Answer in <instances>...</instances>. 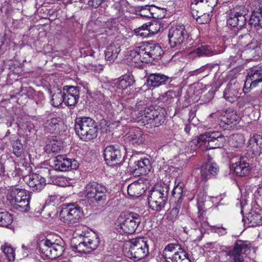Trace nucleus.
<instances>
[{
    "label": "nucleus",
    "instance_id": "nucleus-45",
    "mask_svg": "<svg viewBox=\"0 0 262 262\" xmlns=\"http://www.w3.org/2000/svg\"><path fill=\"white\" fill-rule=\"evenodd\" d=\"M226 123L227 124H236L238 123L240 120V117L235 111L227 112L226 115Z\"/></svg>",
    "mask_w": 262,
    "mask_h": 262
},
{
    "label": "nucleus",
    "instance_id": "nucleus-22",
    "mask_svg": "<svg viewBox=\"0 0 262 262\" xmlns=\"http://www.w3.org/2000/svg\"><path fill=\"white\" fill-rule=\"evenodd\" d=\"M125 140L134 145H139L144 143L145 135L138 127L131 128L124 136Z\"/></svg>",
    "mask_w": 262,
    "mask_h": 262
},
{
    "label": "nucleus",
    "instance_id": "nucleus-18",
    "mask_svg": "<svg viewBox=\"0 0 262 262\" xmlns=\"http://www.w3.org/2000/svg\"><path fill=\"white\" fill-rule=\"evenodd\" d=\"M261 82L262 67H254L248 73L243 90L246 93L245 89L247 86L249 85L250 89L254 88Z\"/></svg>",
    "mask_w": 262,
    "mask_h": 262
},
{
    "label": "nucleus",
    "instance_id": "nucleus-21",
    "mask_svg": "<svg viewBox=\"0 0 262 262\" xmlns=\"http://www.w3.org/2000/svg\"><path fill=\"white\" fill-rule=\"evenodd\" d=\"M28 185L33 191H40L46 184L45 179L37 173H32L25 177Z\"/></svg>",
    "mask_w": 262,
    "mask_h": 262
},
{
    "label": "nucleus",
    "instance_id": "nucleus-53",
    "mask_svg": "<svg viewBox=\"0 0 262 262\" xmlns=\"http://www.w3.org/2000/svg\"><path fill=\"white\" fill-rule=\"evenodd\" d=\"M251 138L252 143H256L262 149V136L256 134Z\"/></svg>",
    "mask_w": 262,
    "mask_h": 262
},
{
    "label": "nucleus",
    "instance_id": "nucleus-31",
    "mask_svg": "<svg viewBox=\"0 0 262 262\" xmlns=\"http://www.w3.org/2000/svg\"><path fill=\"white\" fill-rule=\"evenodd\" d=\"M144 192V188L139 182H134L129 185L127 187V193L130 196L133 198H138Z\"/></svg>",
    "mask_w": 262,
    "mask_h": 262
},
{
    "label": "nucleus",
    "instance_id": "nucleus-34",
    "mask_svg": "<svg viewBox=\"0 0 262 262\" xmlns=\"http://www.w3.org/2000/svg\"><path fill=\"white\" fill-rule=\"evenodd\" d=\"M245 142V138L243 135L239 134H233L229 141V145L232 149L240 148Z\"/></svg>",
    "mask_w": 262,
    "mask_h": 262
},
{
    "label": "nucleus",
    "instance_id": "nucleus-1",
    "mask_svg": "<svg viewBox=\"0 0 262 262\" xmlns=\"http://www.w3.org/2000/svg\"><path fill=\"white\" fill-rule=\"evenodd\" d=\"M163 53L161 47L158 44L149 42H141L130 48L126 55V61L132 66L139 67L142 63H148L159 59Z\"/></svg>",
    "mask_w": 262,
    "mask_h": 262
},
{
    "label": "nucleus",
    "instance_id": "nucleus-56",
    "mask_svg": "<svg viewBox=\"0 0 262 262\" xmlns=\"http://www.w3.org/2000/svg\"><path fill=\"white\" fill-rule=\"evenodd\" d=\"M58 181L60 182V183H59V185L62 187H64V186H68L69 184H67L65 181H67V178H64V177H62V178H58Z\"/></svg>",
    "mask_w": 262,
    "mask_h": 262
},
{
    "label": "nucleus",
    "instance_id": "nucleus-4",
    "mask_svg": "<svg viewBox=\"0 0 262 262\" xmlns=\"http://www.w3.org/2000/svg\"><path fill=\"white\" fill-rule=\"evenodd\" d=\"M139 214L128 212L121 213L115 222V228L119 233L132 234L135 232L141 223Z\"/></svg>",
    "mask_w": 262,
    "mask_h": 262
},
{
    "label": "nucleus",
    "instance_id": "nucleus-16",
    "mask_svg": "<svg viewBox=\"0 0 262 262\" xmlns=\"http://www.w3.org/2000/svg\"><path fill=\"white\" fill-rule=\"evenodd\" d=\"M248 10L245 7L235 8L231 12L227 19L228 25L233 27L244 26L246 21L245 16L248 14Z\"/></svg>",
    "mask_w": 262,
    "mask_h": 262
},
{
    "label": "nucleus",
    "instance_id": "nucleus-23",
    "mask_svg": "<svg viewBox=\"0 0 262 262\" xmlns=\"http://www.w3.org/2000/svg\"><path fill=\"white\" fill-rule=\"evenodd\" d=\"M251 39V37L248 34L239 37L237 47L241 51L253 50L259 47L260 43L257 40Z\"/></svg>",
    "mask_w": 262,
    "mask_h": 262
},
{
    "label": "nucleus",
    "instance_id": "nucleus-7",
    "mask_svg": "<svg viewBox=\"0 0 262 262\" xmlns=\"http://www.w3.org/2000/svg\"><path fill=\"white\" fill-rule=\"evenodd\" d=\"M129 249L125 252L128 258L138 261L145 257L149 253L147 241L143 237L133 238L128 242Z\"/></svg>",
    "mask_w": 262,
    "mask_h": 262
},
{
    "label": "nucleus",
    "instance_id": "nucleus-57",
    "mask_svg": "<svg viewBox=\"0 0 262 262\" xmlns=\"http://www.w3.org/2000/svg\"><path fill=\"white\" fill-rule=\"evenodd\" d=\"M255 99L254 96L249 95L245 98V101L247 103H252Z\"/></svg>",
    "mask_w": 262,
    "mask_h": 262
},
{
    "label": "nucleus",
    "instance_id": "nucleus-15",
    "mask_svg": "<svg viewBox=\"0 0 262 262\" xmlns=\"http://www.w3.org/2000/svg\"><path fill=\"white\" fill-rule=\"evenodd\" d=\"M78 166L79 163L77 160L68 158L66 155L57 156L52 166L54 170L60 171L76 169Z\"/></svg>",
    "mask_w": 262,
    "mask_h": 262
},
{
    "label": "nucleus",
    "instance_id": "nucleus-14",
    "mask_svg": "<svg viewBox=\"0 0 262 262\" xmlns=\"http://www.w3.org/2000/svg\"><path fill=\"white\" fill-rule=\"evenodd\" d=\"M187 37V33L183 25L172 27L169 31L168 38L170 46L178 47Z\"/></svg>",
    "mask_w": 262,
    "mask_h": 262
},
{
    "label": "nucleus",
    "instance_id": "nucleus-24",
    "mask_svg": "<svg viewBox=\"0 0 262 262\" xmlns=\"http://www.w3.org/2000/svg\"><path fill=\"white\" fill-rule=\"evenodd\" d=\"M64 102L67 105H74L79 97V91L76 87L66 86L63 89Z\"/></svg>",
    "mask_w": 262,
    "mask_h": 262
},
{
    "label": "nucleus",
    "instance_id": "nucleus-33",
    "mask_svg": "<svg viewBox=\"0 0 262 262\" xmlns=\"http://www.w3.org/2000/svg\"><path fill=\"white\" fill-rule=\"evenodd\" d=\"M124 108V104L118 101L113 103H108L106 104V109L108 113L117 118L120 116L122 111Z\"/></svg>",
    "mask_w": 262,
    "mask_h": 262
},
{
    "label": "nucleus",
    "instance_id": "nucleus-5",
    "mask_svg": "<svg viewBox=\"0 0 262 262\" xmlns=\"http://www.w3.org/2000/svg\"><path fill=\"white\" fill-rule=\"evenodd\" d=\"M75 129L79 138L85 141L92 140L97 136V124L93 119L90 117L77 119L75 124Z\"/></svg>",
    "mask_w": 262,
    "mask_h": 262
},
{
    "label": "nucleus",
    "instance_id": "nucleus-2",
    "mask_svg": "<svg viewBox=\"0 0 262 262\" xmlns=\"http://www.w3.org/2000/svg\"><path fill=\"white\" fill-rule=\"evenodd\" d=\"M79 193L90 203L103 204L109 198L110 192L104 185L93 181L86 184Z\"/></svg>",
    "mask_w": 262,
    "mask_h": 262
},
{
    "label": "nucleus",
    "instance_id": "nucleus-37",
    "mask_svg": "<svg viewBox=\"0 0 262 262\" xmlns=\"http://www.w3.org/2000/svg\"><path fill=\"white\" fill-rule=\"evenodd\" d=\"M62 143L60 140H53L45 147L46 152L51 154H57L59 152L62 148Z\"/></svg>",
    "mask_w": 262,
    "mask_h": 262
},
{
    "label": "nucleus",
    "instance_id": "nucleus-12",
    "mask_svg": "<svg viewBox=\"0 0 262 262\" xmlns=\"http://www.w3.org/2000/svg\"><path fill=\"white\" fill-rule=\"evenodd\" d=\"M138 121H142L147 127H155L161 125L165 121L163 114L157 110L147 108L139 113Z\"/></svg>",
    "mask_w": 262,
    "mask_h": 262
},
{
    "label": "nucleus",
    "instance_id": "nucleus-62",
    "mask_svg": "<svg viewBox=\"0 0 262 262\" xmlns=\"http://www.w3.org/2000/svg\"><path fill=\"white\" fill-rule=\"evenodd\" d=\"M222 199V196L221 195V196H219V200L220 201H221Z\"/></svg>",
    "mask_w": 262,
    "mask_h": 262
},
{
    "label": "nucleus",
    "instance_id": "nucleus-13",
    "mask_svg": "<svg viewBox=\"0 0 262 262\" xmlns=\"http://www.w3.org/2000/svg\"><path fill=\"white\" fill-rule=\"evenodd\" d=\"M82 241L73 248L78 252L90 253L96 249L99 245V239L95 233H84Z\"/></svg>",
    "mask_w": 262,
    "mask_h": 262
},
{
    "label": "nucleus",
    "instance_id": "nucleus-63",
    "mask_svg": "<svg viewBox=\"0 0 262 262\" xmlns=\"http://www.w3.org/2000/svg\"><path fill=\"white\" fill-rule=\"evenodd\" d=\"M22 247H23V248H25V246H24V245H23V246H22Z\"/></svg>",
    "mask_w": 262,
    "mask_h": 262
},
{
    "label": "nucleus",
    "instance_id": "nucleus-36",
    "mask_svg": "<svg viewBox=\"0 0 262 262\" xmlns=\"http://www.w3.org/2000/svg\"><path fill=\"white\" fill-rule=\"evenodd\" d=\"M239 93L237 89L231 85H227L223 93V97L229 102L232 103L238 97Z\"/></svg>",
    "mask_w": 262,
    "mask_h": 262
},
{
    "label": "nucleus",
    "instance_id": "nucleus-59",
    "mask_svg": "<svg viewBox=\"0 0 262 262\" xmlns=\"http://www.w3.org/2000/svg\"><path fill=\"white\" fill-rule=\"evenodd\" d=\"M171 213L176 216H177L179 213V210L177 208H173L171 210Z\"/></svg>",
    "mask_w": 262,
    "mask_h": 262
},
{
    "label": "nucleus",
    "instance_id": "nucleus-35",
    "mask_svg": "<svg viewBox=\"0 0 262 262\" xmlns=\"http://www.w3.org/2000/svg\"><path fill=\"white\" fill-rule=\"evenodd\" d=\"M249 22L250 25L254 27H262V8L252 12Z\"/></svg>",
    "mask_w": 262,
    "mask_h": 262
},
{
    "label": "nucleus",
    "instance_id": "nucleus-17",
    "mask_svg": "<svg viewBox=\"0 0 262 262\" xmlns=\"http://www.w3.org/2000/svg\"><path fill=\"white\" fill-rule=\"evenodd\" d=\"M250 251V247L243 241H238L236 243L233 249L228 253L230 258L234 262H242L244 257Z\"/></svg>",
    "mask_w": 262,
    "mask_h": 262
},
{
    "label": "nucleus",
    "instance_id": "nucleus-26",
    "mask_svg": "<svg viewBox=\"0 0 262 262\" xmlns=\"http://www.w3.org/2000/svg\"><path fill=\"white\" fill-rule=\"evenodd\" d=\"M223 52V51H216L214 49L209 46H202L191 52L190 55L193 57H200L202 56H212L213 55L220 54Z\"/></svg>",
    "mask_w": 262,
    "mask_h": 262
},
{
    "label": "nucleus",
    "instance_id": "nucleus-42",
    "mask_svg": "<svg viewBox=\"0 0 262 262\" xmlns=\"http://www.w3.org/2000/svg\"><path fill=\"white\" fill-rule=\"evenodd\" d=\"M141 111V112H142ZM135 112V111L133 110V107H131L130 106L128 107H124L123 109V111L121 112V114L120 115V116L119 117V118L121 119V121L124 120H128L132 121V119H137L138 120L137 117L139 116L138 115L136 117H134V113ZM141 112H140L139 113H141ZM139 113L138 114H139Z\"/></svg>",
    "mask_w": 262,
    "mask_h": 262
},
{
    "label": "nucleus",
    "instance_id": "nucleus-8",
    "mask_svg": "<svg viewBox=\"0 0 262 262\" xmlns=\"http://www.w3.org/2000/svg\"><path fill=\"white\" fill-rule=\"evenodd\" d=\"M82 216L83 211L81 208L75 204H63L59 214L60 221L69 226L76 225Z\"/></svg>",
    "mask_w": 262,
    "mask_h": 262
},
{
    "label": "nucleus",
    "instance_id": "nucleus-49",
    "mask_svg": "<svg viewBox=\"0 0 262 262\" xmlns=\"http://www.w3.org/2000/svg\"><path fill=\"white\" fill-rule=\"evenodd\" d=\"M147 25L144 24L141 27H139L135 30V32L137 35L142 37V38H146L149 36Z\"/></svg>",
    "mask_w": 262,
    "mask_h": 262
},
{
    "label": "nucleus",
    "instance_id": "nucleus-55",
    "mask_svg": "<svg viewBox=\"0 0 262 262\" xmlns=\"http://www.w3.org/2000/svg\"><path fill=\"white\" fill-rule=\"evenodd\" d=\"M216 115L215 114L213 113L210 114L207 118V121L209 123L206 125H204V126L207 128H211L213 125V120H212L211 119L216 118Z\"/></svg>",
    "mask_w": 262,
    "mask_h": 262
},
{
    "label": "nucleus",
    "instance_id": "nucleus-38",
    "mask_svg": "<svg viewBox=\"0 0 262 262\" xmlns=\"http://www.w3.org/2000/svg\"><path fill=\"white\" fill-rule=\"evenodd\" d=\"M247 219L249 222V226L254 227L262 224V217L260 214L251 211L247 215Z\"/></svg>",
    "mask_w": 262,
    "mask_h": 262
},
{
    "label": "nucleus",
    "instance_id": "nucleus-41",
    "mask_svg": "<svg viewBox=\"0 0 262 262\" xmlns=\"http://www.w3.org/2000/svg\"><path fill=\"white\" fill-rule=\"evenodd\" d=\"M191 10V13L194 18H195L196 20L200 24H206L209 21L211 18V16L209 13H203L199 12L197 8H195V10Z\"/></svg>",
    "mask_w": 262,
    "mask_h": 262
},
{
    "label": "nucleus",
    "instance_id": "nucleus-50",
    "mask_svg": "<svg viewBox=\"0 0 262 262\" xmlns=\"http://www.w3.org/2000/svg\"><path fill=\"white\" fill-rule=\"evenodd\" d=\"M183 184L179 182H178V183L174 187L172 190V195L174 198L178 199L181 198L183 193Z\"/></svg>",
    "mask_w": 262,
    "mask_h": 262
},
{
    "label": "nucleus",
    "instance_id": "nucleus-28",
    "mask_svg": "<svg viewBox=\"0 0 262 262\" xmlns=\"http://www.w3.org/2000/svg\"><path fill=\"white\" fill-rule=\"evenodd\" d=\"M134 172L139 174H145L151 169L150 161L148 159L144 158L135 162Z\"/></svg>",
    "mask_w": 262,
    "mask_h": 262
},
{
    "label": "nucleus",
    "instance_id": "nucleus-25",
    "mask_svg": "<svg viewBox=\"0 0 262 262\" xmlns=\"http://www.w3.org/2000/svg\"><path fill=\"white\" fill-rule=\"evenodd\" d=\"M201 176L203 180H206L210 175L215 176L219 170V166L215 163L209 162L203 165L200 169Z\"/></svg>",
    "mask_w": 262,
    "mask_h": 262
},
{
    "label": "nucleus",
    "instance_id": "nucleus-51",
    "mask_svg": "<svg viewBox=\"0 0 262 262\" xmlns=\"http://www.w3.org/2000/svg\"><path fill=\"white\" fill-rule=\"evenodd\" d=\"M248 148V149L251 150L252 153L254 155H260L262 153V149L260 148L256 143H252L251 138L249 140Z\"/></svg>",
    "mask_w": 262,
    "mask_h": 262
},
{
    "label": "nucleus",
    "instance_id": "nucleus-52",
    "mask_svg": "<svg viewBox=\"0 0 262 262\" xmlns=\"http://www.w3.org/2000/svg\"><path fill=\"white\" fill-rule=\"evenodd\" d=\"M140 15L144 17L150 18L154 17L153 13L151 12L152 6H145L141 7Z\"/></svg>",
    "mask_w": 262,
    "mask_h": 262
},
{
    "label": "nucleus",
    "instance_id": "nucleus-30",
    "mask_svg": "<svg viewBox=\"0 0 262 262\" xmlns=\"http://www.w3.org/2000/svg\"><path fill=\"white\" fill-rule=\"evenodd\" d=\"M133 77L129 75H124L118 79L116 83L117 89L126 91V93L129 92L130 87L134 83Z\"/></svg>",
    "mask_w": 262,
    "mask_h": 262
},
{
    "label": "nucleus",
    "instance_id": "nucleus-54",
    "mask_svg": "<svg viewBox=\"0 0 262 262\" xmlns=\"http://www.w3.org/2000/svg\"><path fill=\"white\" fill-rule=\"evenodd\" d=\"M212 231L217 233L220 235H223L226 234V229L220 226H212L211 227Z\"/></svg>",
    "mask_w": 262,
    "mask_h": 262
},
{
    "label": "nucleus",
    "instance_id": "nucleus-29",
    "mask_svg": "<svg viewBox=\"0 0 262 262\" xmlns=\"http://www.w3.org/2000/svg\"><path fill=\"white\" fill-rule=\"evenodd\" d=\"M168 79V78L164 75L151 74L148 76L147 83L149 86L155 88L164 84Z\"/></svg>",
    "mask_w": 262,
    "mask_h": 262
},
{
    "label": "nucleus",
    "instance_id": "nucleus-60",
    "mask_svg": "<svg viewBox=\"0 0 262 262\" xmlns=\"http://www.w3.org/2000/svg\"><path fill=\"white\" fill-rule=\"evenodd\" d=\"M190 129H191V127H190V125H185V127L184 128V130L186 132V133H187V134H189V132L190 131Z\"/></svg>",
    "mask_w": 262,
    "mask_h": 262
},
{
    "label": "nucleus",
    "instance_id": "nucleus-19",
    "mask_svg": "<svg viewBox=\"0 0 262 262\" xmlns=\"http://www.w3.org/2000/svg\"><path fill=\"white\" fill-rule=\"evenodd\" d=\"M232 168L237 176L246 177L251 174L253 167L249 162L248 158L241 157L237 162L232 164Z\"/></svg>",
    "mask_w": 262,
    "mask_h": 262
},
{
    "label": "nucleus",
    "instance_id": "nucleus-9",
    "mask_svg": "<svg viewBox=\"0 0 262 262\" xmlns=\"http://www.w3.org/2000/svg\"><path fill=\"white\" fill-rule=\"evenodd\" d=\"M39 249L46 257L55 259L61 256L64 251L63 242L61 239H43L40 242Z\"/></svg>",
    "mask_w": 262,
    "mask_h": 262
},
{
    "label": "nucleus",
    "instance_id": "nucleus-47",
    "mask_svg": "<svg viewBox=\"0 0 262 262\" xmlns=\"http://www.w3.org/2000/svg\"><path fill=\"white\" fill-rule=\"evenodd\" d=\"M199 198L197 199V206L198 209V212L201 214L203 212L205 211L207 208L206 205L210 203V201H206L204 200V196L198 195Z\"/></svg>",
    "mask_w": 262,
    "mask_h": 262
},
{
    "label": "nucleus",
    "instance_id": "nucleus-20",
    "mask_svg": "<svg viewBox=\"0 0 262 262\" xmlns=\"http://www.w3.org/2000/svg\"><path fill=\"white\" fill-rule=\"evenodd\" d=\"M104 158L108 165L114 166L118 163L121 158L120 150L118 146L110 145L104 150Z\"/></svg>",
    "mask_w": 262,
    "mask_h": 262
},
{
    "label": "nucleus",
    "instance_id": "nucleus-6",
    "mask_svg": "<svg viewBox=\"0 0 262 262\" xmlns=\"http://www.w3.org/2000/svg\"><path fill=\"white\" fill-rule=\"evenodd\" d=\"M30 193L23 188L13 187L9 192L8 200L20 211L26 212L30 209Z\"/></svg>",
    "mask_w": 262,
    "mask_h": 262
},
{
    "label": "nucleus",
    "instance_id": "nucleus-40",
    "mask_svg": "<svg viewBox=\"0 0 262 262\" xmlns=\"http://www.w3.org/2000/svg\"><path fill=\"white\" fill-rule=\"evenodd\" d=\"M176 93L173 91H168L160 96L159 101L162 102L164 106H168L174 102Z\"/></svg>",
    "mask_w": 262,
    "mask_h": 262
},
{
    "label": "nucleus",
    "instance_id": "nucleus-3",
    "mask_svg": "<svg viewBox=\"0 0 262 262\" xmlns=\"http://www.w3.org/2000/svg\"><path fill=\"white\" fill-rule=\"evenodd\" d=\"M226 139L220 132H212L201 134L192 142L202 150H207L223 147Z\"/></svg>",
    "mask_w": 262,
    "mask_h": 262
},
{
    "label": "nucleus",
    "instance_id": "nucleus-58",
    "mask_svg": "<svg viewBox=\"0 0 262 262\" xmlns=\"http://www.w3.org/2000/svg\"><path fill=\"white\" fill-rule=\"evenodd\" d=\"M59 197V195L54 194L53 195L51 194L49 195L50 198V202H54L55 200H57L58 198Z\"/></svg>",
    "mask_w": 262,
    "mask_h": 262
},
{
    "label": "nucleus",
    "instance_id": "nucleus-39",
    "mask_svg": "<svg viewBox=\"0 0 262 262\" xmlns=\"http://www.w3.org/2000/svg\"><path fill=\"white\" fill-rule=\"evenodd\" d=\"M145 25H147L149 36L157 33L163 27V24L158 20H154L151 22L146 23Z\"/></svg>",
    "mask_w": 262,
    "mask_h": 262
},
{
    "label": "nucleus",
    "instance_id": "nucleus-32",
    "mask_svg": "<svg viewBox=\"0 0 262 262\" xmlns=\"http://www.w3.org/2000/svg\"><path fill=\"white\" fill-rule=\"evenodd\" d=\"M62 121L59 118H53L48 120L45 124V129L47 132L53 133L59 130Z\"/></svg>",
    "mask_w": 262,
    "mask_h": 262
},
{
    "label": "nucleus",
    "instance_id": "nucleus-11",
    "mask_svg": "<svg viewBox=\"0 0 262 262\" xmlns=\"http://www.w3.org/2000/svg\"><path fill=\"white\" fill-rule=\"evenodd\" d=\"M166 262H191L184 249L178 244H170L163 251Z\"/></svg>",
    "mask_w": 262,
    "mask_h": 262
},
{
    "label": "nucleus",
    "instance_id": "nucleus-48",
    "mask_svg": "<svg viewBox=\"0 0 262 262\" xmlns=\"http://www.w3.org/2000/svg\"><path fill=\"white\" fill-rule=\"evenodd\" d=\"M13 152L17 157H20L23 152V145L19 140H16L13 143Z\"/></svg>",
    "mask_w": 262,
    "mask_h": 262
},
{
    "label": "nucleus",
    "instance_id": "nucleus-44",
    "mask_svg": "<svg viewBox=\"0 0 262 262\" xmlns=\"http://www.w3.org/2000/svg\"><path fill=\"white\" fill-rule=\"evenodd\" d=\"M64 102V93L61 91L52 95L51 99V104L54 107H57Z\"/></svg>",
    "mask_w": 262,
    "mask_h": 262
},
{
    "label": "nucleus",
    "instance_id": "nucleus-27",
    "mask_svg": "<svg viewBox=\"0 0 262 262\" xmlns=\"http://www.w3.org/2000/svg\"><path fill=\"white\" fill-rule=\"evenodd\" d=\"M120 51L118 44L112 43L107 46L105 50V58L108 63L113 62Z\"/></svg>",
    "mask_w": 262,
    "mask_h": 262
},
{
    "label": "nucleus",
    "instance_id": "nucleus-61",
    "mask_svg": "<svg viewBox=\"0 0 262 262\" xmlns=\"http://www.w3.org/2000/svg\"><path fill=\"white\" fill-rule=\"evenodd\" d=\"M244 207V206L242 204H241V213H243V212Z\"/></svg>",
    "mask_w": 262,
    "mask_h": 262
},
{
    "label": "nucleus",
    "instance_id": "nucleus-43",
    "mask_svg": "<svg viewBox=\"0 0 262 262\" xmlns=\"http://www.w3.org/2000/svg\"><path fill=\"white\" fill-rule=\"evenodd\" d=\"M1 250L9 261H13L15 259V250L10 245L5 244L1 247Z\"/></svg>",
    "mask_w": 262,
    "mask_h": 262
},
{
    "label": "nucleus",
    "instance_id": "nucleus-46",
    "mask_svg": "<svg viewBox=\"0 0 262 262\" xmlns=\"http://www.w3.org/2000/svg\"><path fill=\"white\" fill-rule=\"evenodd\" d=\"M13 222L11 214L8 212H0V226L7 227Z\"/></svg>",
    "mask_w": 262,
    "mask_h": 262
},
{
    "label": "nucleus",
    "instance_id": "nucleus-10",
    "mask_svg": "<svg viewBox=\"0 0 262 262\" xmlns=\"http://www.w3.org/2000/svg\"><path fill=\"white\" fill-rule=\"evenodd\" d=\"M168 188L165 186H155L150 192L148 198L149 207L153 210L160 211L164 208L167 200Z\"/></svg>",
    "mask_w": 262,
    "mask_h": 262
}]
</instances>
